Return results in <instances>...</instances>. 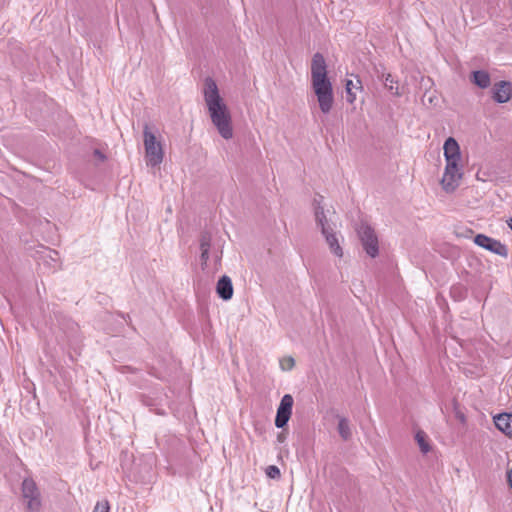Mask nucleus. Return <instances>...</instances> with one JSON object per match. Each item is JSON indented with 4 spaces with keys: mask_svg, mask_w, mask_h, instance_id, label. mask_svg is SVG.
Wrapping results in <instances>:
<instances>
[{
    "mask_svg": "<svg viewBox=\"0 0 512 512\" xmlns=\"http://www.w3.org/2000/svg\"><path fill=\"white\" fill-rule=\"evenodd\" d=\"M202 93L212 124L222 138L230 140L233 137L231 112L226 101L220 95L216 82L211 77L204 80Z\"/></svg>",
    "mask_w": 512,
    "mask_h": 512,
    "instance_id": "obj_1",
    "label": "nucleus"
},
{
    "mask_svg": "<svg viewBox=\"0 0 512 512\" xmlns=\"http://www.w3.org/2000/svg\"><path fill=\"white\" fill-rule=\"evenodd\" d=\"M311 86L322 113L328 114L334 106V93L327 77L326 62L322 54L316 53L311 63Z\"/></svg>",
    "mask_w": 512,
    "mask_h": 512,
    "instance_id": "obj_2",
    "label": "nucleus"
},
{
    "mask_svg": "<svg viewBox=\"0 0 512 512\" xmlns=\"http://www.w3.org/2000/svg\"><path fill=\"white\" fill-rule=\"evenodd\" d=\"M143 144L147 166H159L164 158L163 146L156 136V131L152 130L148 124L143 128Z\"/></svg>",
    "mask_w": 512,
    "mask_h": 512,
    "instance_id": "obj_3",
    "label": "nucleus"
},
{
    "mask_svg": "<svg viewBox=\"0 0 512 512\" xmlns=\"http://www.w3.org/2000/svg\"><path fill=\"white\" fill-rule=\"evenodd\" d=\"M463 171L464 162H445L440 184L446 193H453L459 187L463 178Z\"/></svg>",
    "mask_w": 512,
    "mask_h": 512,
    "instance_id": "obj_4",
    "label": "nucleus"
},
{
    "mask_svg": "<svg viewBox=\"0 0 512 512\" xmlns=\"http://www.w3.org/2000/svg\"><path fill=\"white\" fill-rule=\"evenodd\" d=\"M315 218L317 224L321 227V232L324 235L331 252L335 256L341 258L343 256V249L339 244L338 238L335 235L333 228L329 225L322 208H316Z\"/></svg>",
    "mask_w": 512,
    "mask_h": 512,
    "instance_id": "obj_5",
    "label": "nucleus"
},
{
    "mask_svg": "<svg viewBox=\"0 0 512 512\" xmlns=\"http://www.w3.org/2000/svg\"><path fill=\"white\" fill-rule=\"evenodd\" d=\"M22 498L28 512H40L42 507L41 495L32 479L23 480Z\"/></svg>",
    "mask_w": 512,
    "mask_h": 512,
    "instance_id": "obj_6",
    "label": "nucleus"
},
{
    "mask_svg": "<svg viewBox=\"0 0 512 512\" xmlns=\"http://www.w3.org/2000/svg\"><path fill=\"white\" fill-rule=\"evenodd\" d=\"M358 235L366 253L371 257L378 255V239L373 229L367 224H361L358 228Z\"/></svg>",
    "mask_w": 512,
    "mask_h": 512,
    "instance_id": "obj_7",
    "label": "nucleus"
},
{
    "mask_svg": "<svg viewBox=\"0 0 512 512\" xmlns=\"http://www.w3.org/2000/svg\"><path fill=\"white\" fill-rule=\"evenodd\" d=\"M293 402V397L290 394H285L282 397L275 418L276 427L283 428L287 424L292 414Z\"/></svg>",
    "mask_w": 512,
    "mask_h": 512,
    "instance_id": "obj_8",
    "label": "nucleus"
},
{
    "mask_svg": "<svg viewBox=\"0 0 512 512\" xmlns=\"http://www.w3.org/2000/svg\"><path fill=\"white\" fill-rule=\"evenodd\" d=\"M445 162H463L460 145L453 137H448L443 144Z\"/></svg>",
    "mask_w": 512,
    "mask_h": 512,
    "instance_id": "obj_9",
    "label": "nucleus"
},
{
    "mask_svg": "<svg viewBox=\"0 0 512 512\" xmlns=\"http://www.w3.org/2000/svg\"><path fill=\"white\" fill-rule=\"evenodd\" d=\"M474 243L478 246L489 250L491 252H494L498 255H504L506 254V247L501 244L499 241L492 239L486 235L478 234L474 238Z\"/></svg>",
    "mask_w": 512,
    "mask_h": 512,
    "instance_id": "obj_10",
    "label": "nucleus"
},
{
    "mask_svg": "<svg viewBox=\"0 0 512 512\" xmlns=\"http://www.w3.org/2000/svg\"><path fill=\"white\" fill-rule=\"evenodd\" d=\"M512 97V86L509 82L501 81L493 88V99L498 103H506Z\"/></svg>",
    "mask_w": 512,
    "mask_h": 512,
    "instance_id": "obj_11",
    "label": "nucleus"
},
{
    "mask_svg": "<svg viewBox=\"0 0 512 512\" xmlns=\"http://www.w3.org/2000/svg\"><path fill=\"white\" fill-rule=\"evenodd\" d=\"M217 294L223 300H230L233 296V285L231 279L224 275L222 276L216 286Z\"/></svg>",
    "mask_w": 512,
    "mask_h": 512,
    "instance_id": "obj_12",
    "label": "nucleus"
},
{
    "mask_svg": "<svg viewBox=\"0 0 512 512\" xmlns=\"http://www.w3.org/2000/svg\"><path fill=\"white\" fill-rule=\"evenodd\" d=\"M495 426L508 437H512V414L502 413L494 417Z\"/></svg>",
    "mask_w": 512,
    "mask_h": 512,
    "instance_id": "obj_13",
    "label": "nucleus"
},
{
    "mask_svg": "<svg viewBox=\"0 0 512 512\" xmlns=\"http://www.w3.org/2000/svg\"><path fill=\"white\" fill-rule=\"evenodd\" d=\"M471 81L482 89L488 88L491 84L490 75L487 71L484 70L474 71L471 75Z\"/></svg>",
    "mask_w": 512,
    "mask_h": 512,
    "instance_id": "obj_14",
    "label": "nucleus"
},
{
    "mask_svg": "<svg viewBox=\"0 0 512 512\" xmlns=\"http://www.w3.org/2000/svg\"><path fill=\"white\" fill-rule=\"evenodd\" d=\"M379 78L384 82L385 88L394 96H401L398 81L390 73H382Z\"/></svg>",
    "mask_w": 512,
    "mask_h": 512,
    "instance_id": "obj_15",
    "label": "nucleus"
},
{
    "mask_svg": "<svg viewBox=\"0 0 512 512\" xmlns=\"http://www.w3.org/2000/svg\"><path fill=\"white\" fill-rule=\"evenodd\" d=\"M345 89L347 93V101L352 104L356 100V94L353 91L354 89L361 90L362 83L359 79H357L356 82L353 80H347L345 83Z\"/></svg>",
    "mask_w": 512,
    "mask_h": 512,
    "instance_id": "obj_16",
    "label": "nucleus"
},
{
    "mask_svg": "<svg viewBox=\"0 0 512 512\" xmlns=\"http://www.w3.org/2000/svg\"><path fill=\"white\" fill-rule=\"evenodd\" d=\"M43 259L44 264L50 267L51 269L57 270L60 268V259L57 251L47 250Z\"/></svg>",
    "mask_w": 512,
    "mask_h": 512,
    "instance_id": "obj_17",
    "label": "nucleus"
},
{
    "mask_svg": "<svg viewBox=\"0 0 512 512\" xmlns=\"http://www.w3.org/2000/svg\"><path fill=\"white\" fill-rule=\"evenodd\" d=\"M338 432L342 439L348 440L350 439L352 433L350 429L349 420L345 417H340L338 422Z\"/></svg>",
    "mask_w": 512,
    "mask_h": 512,
    "instance_id": "obj_18",
    "label": "nucleus"
},
{
    "mask_svg": "<svg viewBox=\"0 0 512 512\" xmlns=\"http://www.w3.org/2000/svg\"><path fill=\"white\" fill-rule=\"evenodd\" d=\"M415 440L420 448V450L426 454L430 451V445L428 442V437L425 432L418 431L415 435Z\"/></svg>",
    "mask_w": 512,
    "mask_h": 512,
    "instance_id": "obj_19",
    "label": "nucleus"
},
{
    "mask_svg": "<svg viewBox=\"0 0 512 512\" xmlns=\"http://www.w3.org/2000/svg\"><path fill=\"white\" fill-rule=\"evenodd\" d=\"M212 236L209 232H203L200 237V249L209 250L211 246Z\"/></svg>",
    "mask_w": 512,
    "mask_h": 512,
    "instance_id": "obj_20",
    "label": "nucleus"
},
{
    "mask_svg": "<svg viewBox=\"0 0 512 512\" xmlns=\"http://www.w3.org/2000/svg\"><path fill=\"white\" fill-rule=\"evenodd\" d=\"M295 365L294 358L287 356L280 360V367L283 371L291 370Z\"/></svg>",
    "mask_w": 512,
    "mask_h": 512,
    "instance_id": "obj_21",
    "label": "nucleus"
},
{
    "mask_svg": "<svg viewBox=\"0 0 512 512\" xmlns=\"http://www.w3.org/2000/svg\"><path fill=\"white\" fill-rule=\"evenodd\" d=\"M265 473L267 477L271 479H279L281 476L280 469L275 465H269L266 468Z\"/></svg>",
    "mask_w": 512,
    "mask_h": 512,
    "instance_id": "obj_22",
    "label": "nucleus"
},
{
    "mask_svg": "<svg viewBox=\"0 0 512 512\" xmlns=\"http://www.w3.org/2000/svg\"><path fill=\"white\" fill-rule=\"evenodd\" d=\"M109 509L108 501H101L95 505L93 512H109Z\"/></svg>",
    "mask_w": 512,
    "mask_h": 512,
    "instance_id": "obj_23",
    "label": "nucleus"
},
{
    "mask_svg": "<svg viewBox=\"0 0 512 512\" xmlns=\"http://www.w3.org/2000/svg\"><path fill=\"white\" fill-rule=\"evenodd\" d=\"M200 250H201V255H200L201 266H202V269H205L207 266L208 259H209V250H205V249H200Z\"/></svg>",
    "mask_w": 512,
    "mask_h": 512,
    "instance_id": "obj_24",
    "label": "nucleus"
},
{
    "mask_svg": "<svg viewBox=\"0 0 512 512\" xmlns=\"http://www.w3.org/2000/svg\"><path fill=\"white\" fill-rule=\"evenodd\" d=\"M507 480H508V483L512 489V468L508 471L507 473Z\"/></svg>",
    "mask_w": 512,
    "mask_h": 512,
    "instance_id": "obj_25",
    "label": "nucleus"
},
{
    "mask_svg": "<svg viewBox=\"0 0 512 512\" xmlns=\"http://www.w3.org/2000/svg\"><path fill=\"white\" fill-rule=\"evenodd\" d=\"M476 178L477 180L485 181V179L482 178V175H480L479 173L476 174Z\"/></svg>",
    "mask_w": 512,
    "mask_h": 512,
    "instance_id": "obj_26",
    "label": "nucleus"
},
{
    "mask_svg": "<svg viewBox=\"0 0 512 512\" xmlns=\"http://www.w3.org/2000/svg\"><path fill=\"white\" fill-rule=\"evenodd\" d=\"M95 154L101 159L104 158V156L99 151H95Z\"/></svg>",
    "mask_w": 512,
    "mask_h": 512,
    "instance_id": "obj_27",
    "label": "nucleus"
},
{
    "mask_svg": "<svg viewBox=\"0 0 512 512\" xmlns=\"http://www.w3.org/2000/svg\"><path fill=\"white\" fill-rule=\"evenodd\" d=\"M508 225H509V227H510V228H511V230H512V218H511V219H510V221L508 222Z\"/></svg>",
    "mask_w": 512,
    "mask_h": 512,
    "instance_id": "obj_28",
    "label": "nucleus"
}]
</instances>
